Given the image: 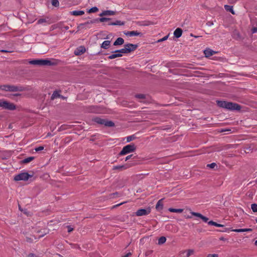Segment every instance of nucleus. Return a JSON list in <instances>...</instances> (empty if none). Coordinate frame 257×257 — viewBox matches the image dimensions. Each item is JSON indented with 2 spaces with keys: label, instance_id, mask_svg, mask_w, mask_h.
<instances>
[{
  "label": "nucleus",
  "instance_id": "obj_1",
  "mask_svg": "<svg viewBox=\"0 0 257 257\" xmlns=\"http://www.w3.org/2000/svg\"><path fill=\"white\" fill-rule=\"evenodd\" d=\"M217 104L219 106L229 110H239L240 108L239 105L228 101L218 100L217 101Z\"/></svg>",
  "mask_w": 257,
  "mask_h": 257
},
{
  "label": "nucleus",
  "instance_id": "obj_2",
  "mask_svg": "<svg viewBox=\"0 0 257 257\" xmlns=\"http://www.w3.org/2000/svg\"><path fill=\"white\" fill-rule=\"evenodd\" d=\"M0 89L2 90L10 92L23 91L25 90V87L22 86L3 85L0 86Z\"/></svg>",
  "mask_w": 257,
  "mask_h": 257
},
{
  "label": "nucleus",
  "instance_id": "obj_3",
  "mask_svg": "<svg viewBox=\"0 0 257 257\" xmlns=\"http://www.w3.org/2000/svg\"><path fill=\"white\" fill-rule=\"evenodd\" d=\"M136 150V146L134 144H131L124 146L119 153V155L123 156L130 153L134 152Z\"/></svg>",
  "mask_w": 257,
  "mask_h": 257
},
{
  "label": "nucleus",
  "instance_id": "obj_4",
  "mask_svg": "<svg viewBox=\"0 0 257 257\" xmlns=\"http://www.w3.org/2000/svg\"><path fill=\"white\" fill-rule=\"evenodd\" d=\"M32 177V175L29 174L27 172H23L15 176L14 180L15 181H26Z\"/></svg>",
  "mask_w": 257,
  "mask_h": 257
},
{
  "label": "nucleus",
  "instance_id": "obj_5",
  "mask_svg": "<svg viewBox=\"0 0 257 257\" xmlns=\"http://www.w3.org/2000/svg\"><path fill=\"white\" fill-rule=\"evenodd\" d=\"M137 48V45H134L132 44H125L124 46V48L121 49V51L122 53H128L132 51L135 50Z\"/></svg>",
  "mask_w": 257,
  "mask_h": 257
},
{
  "label": "nucleus",
  "instance_id": "obj_6",
  "mask_svg": "<svg viewBox=\"0 0 257 257\" xmlns=\"http://www.w3.org/2000/svg\"><path fill=\"white\" fill-rule=\"evenodd\" d=\"M0 107H3V108L10 110H13L16 109V105L13 103L9 102L7 101H4L0 102Z\"/></svg>",
  "mask_w": 257,
  "mask_h": 257
},
{
  "label": "nucleus",
  "instance_id": "obj_7",
  "mask_svg": "<svg viewBox=\"0 0 257 257\" xmlns=\"http://www.w3.org/2000/svg\"><path fill=\"white\" fill-rule=\"evenodd\" d=\"M94 120L96 123L100 124H103L105 126H113L114 125V123L112 121H107L99 117H96Z\"/></svg>",
  "mask_w": 257,
  "mask_h": 257
},
{
  "label": "nucleus",
  "instance_id": "obj_8",
  "mask_svg": "<svg viewBox=\"0 0 257 257\" xmlns=\"http://www.w3.org/2000/svg\"><path fill=\"white\" fill-rule=\"evenodd\" d=\"M33 65L41 66L51 65L52 63L48 60L38 59L33 60Z\"/></svg>",
  "mask_w": 257,
  "mask_h": 257
},
{
  "label": "nucleus",
  "instance_id": "obj_9",
  "mask_svg": "<svg viewBox=\"0 0 257 257\" xmlns=\"http://www.w3.org/2000/svg\"><path fill=\"white\" fill-rule=\"evenodd\" d=\"M195 253V250L193 249H189L181 251L179 253L180 257H189Z\"/></svg>",
  "mask_w": 257,
  "mask_h": 257
},
{
  "label": "nucleus",
  "instance_id": "obj_10",
  "mask_svg": "<svg viewBox=\"0 0 257 257\" xmlns=\"http://www.w3.org/2000/svg\"><path fill=\"white\" fill-rule=\"evenodd\" d=\"M190 213L192 215H193L197 218L201 219L204 222H208V220H209L208 218H207L206 216H203L200 213L191 211Z\"/></svg>",
  "mask_w": 257,
  "mask_h": 257
},
{
  "label": "nucleus",
  "instance_id": "obj_11",
  "mask_svg": "<svg viewBox=\"0 0 257 257\" xmlns=\"http://www.w3.org/2000/svg\"><path fill=\"white\" fill-rule=\"evenodd\" d=\"M150 209H139L136 212V215L138 216H141L143 215H146L150 213Z\"/></svg>",
  "mask_w": 257,
  "mask_h": 257
},
{
  "label": "nucleus",
  "instance_id": "obj_12",
  "mask_svg": "<svg viewBox=\"0 0 257 257\" xmlns=\"http://www.w3.org/2000/svg\"><path fill=\"white\" fill-rule=\"evenodd\" d=\"M122 53L121 49L116 50L114 52L113 54L109 55L108 58L109 59H113L116 57H120L122 56Z\"/></svg>",
  "mask_w": 257,
  "mask_h": 257
},
{
  "label": "nucleus",
  "instance_id": "obj_13",
  "mask_svg": "<svg viewBox=\"0 0 257 257\" xmlns=\"http://www.w3.org/2000/svg\"><path fill=\"white\" fill-rule=\"evenodd\" d=\"M85 48L83 46H81L76 49L74 51V54L77 56L83 54L85 52Z\"/></svg>",
  "mask_w": 257,
  "mask_h": 257
},
{
  "label": "nucleus",
  "instance_id": "obj_14",
  "mask_svg": "<svg viewBox=\"0 0 257 257\" xmlns=\"http://www.w3.org/2000/svg\"><path fill=\"white\" fill-rule=\"evenodd\" d=\"M131 166L128 164H126L124 165L115 166H113V169L114 170L119 169V170H125V169L130 168Z\"/></svg>",
  "mask_w": 257,
  "mask_h": 257
},
{
  "label": "nucleus",
  "instance_id": "obj_15",
  "mask_svg": "<svg viewBox=\"0 0 257 257\" xmlns=\"http://www.w3.org/2000/svg\"><path fill=\"white\" fill-rule=\"evenodd\" d=\"M70 14L75 16H80L84 14V12L83 11H73L70 12Z\"/></svg>",
  "mask_w": 257,
  "mask_h": 257
},
{
  "label": "nucleus",
  "instance_id": "obj_16",
  "mask_svg": "<svg viewBox=\"0 0 257 257\" xmlns=\"http://www.w3.org/2000/svg\"><path fill=\"white\" fill-rule=\"evenodd\" d=\"M182 34V30H181V29L179 28H177L174 32V35L177 38H180Z\"/></svg>",
  "mask_w": 257,
  "mask_h": 257
},
{
  "label": "nucleus",
  "instance_id": "obj_17",
  "mask_svg": "<svg viewBox=\"0 0 257 257\" xmlns=\"http://www.w3.org/2000/svg\"><path fill=\"white\" fill-rule=\"evenodd\" d=\"M125 34L126 36H129L130 37H132V36H138L141 35V33H139L137 31H133L127 32L125 33Z\"/></svg>",
  "mask_w": 257,
  "mask_h": 257
},
{
  "label": "nucleus",
  "instance_id": "obj_18",
  "mask_svg": "<svg viewBox=\"0 0 257 257\" xmlns=\"http://www.w3.org/2000/svg\"><path fill=\"white\" fill-rule=\"evenodd\" d=\"M115 14V12L112 11H104L102 12L99 15L100 16H112Z\"/></svg>",
  "mask_w": 257,
  "mask_h": 257
},
{
  "label": "nucleus",
  "instance_id": "obj_19",
  "mask_svg": "<svg viewBox=\"0 0 257 257\" xmlns=\"http://www.w3.org/2000/svg\"><path fill=\"white\" fill-rule=\"evenodd\" d=\"M215 52L211 49H206L204 51V53L206 57H208L213 55Z\"/></svg>",
  "mask_w": 257,
  "mask_h": 257
},
{
  "label": "nucleus",
  "instance_id": "obj_20",
  "mask_svg": "<svg viewBox=\"0 0 257 257\" xmlns=\"http://www.w3.org/2000/svg\"><path fill=\"white\" fill-rule=\"evenodd\" d=\"M124 43V40L122 38H118L114 42L113 45H121Z\"/></svg>",
  "mask_w": 257,
  "mask_h": 257
},
{
  "label": "nucleus",
  "instance_id": "obj_21",
  "mask_svg": "<svg viewBox=\"0 0 257 257\" xmlns=\"http://www.w3.org/2000/svg\"><path fill=\"white\" fill-rule=\"evenodd\" d=\"M233 231L236 232H249L252 231L251 228H243V229H235L232 230Z\"/></svg>",
  "mask_w": 257,
  "mask_h": 257
},
{
  "label": "nucleus",
  "instance_id": "obj_22",
  "mask_svg": "<svg viewBox=\"0 0 257 257\" xmlns=\"http://www.w3.org/2000/svg\"><path fill=\"white\" fill-rule=\"evenodd\" d=\"M110 44V41H108V40L104 41L102 43V44L101 45V47L102 48L107 49L109 47Z\"/></svg>",
  "mask_w": 257,
  "mask_h": 257
},
{
  "label": "nucleus",
  "instance_id": "obj_23",
  "mask_svg": "<svg viewBox=\"0 0 257 257\" xmlns=\"http://www.w3.org/2000/svg\"><path fill=\"white\" fill-rule=\"evenodd\" d=\"M31 161H32V156L28 157V158H27L26 159H24L23 160H21L20 161V163L21 164H27L28 163L31 162Z\"/></svg>",
  "mask_w": 257,
  "mask_h": 257
},
{
  "label": "nucleus",
  "instance_id": "obj_24",
  "mask_svg": "<svg viewBox=\"0 0 257 257\" xmlns=\"http://www.w3.org/2000/svg\"><path fill=\"white\" fill-rule=\"evenodd\" d=\"M163 202H162V199H160L158 201V202L156 205V208L157 210H161V209H163Z\"/></svg>",
  "mask_w": 257,
  "mask_h": 257
},
{
  "label": "nucleus",
  "instance_id": "obj_25",
  "mask_svg": "<svg viewBox=\"0 0 257 257\" xmlns=\"http://www.w3.org/2000/svg\"><path fill=\"white\" fill-rule=\"evenodd\" d=\"M168 210L171 212H175V213H181L183 212V210L182 209H175L173 208H169Z\"/></svg>",
  "mask_w": 257,
  "mask_h": 257
},
{
  "label": "nucleus",
  "instance_id": "obj_26",
  "mask_svg": "<svg viewBox=\"0 0 257 257\" xmlns=\"http://www.w3.org/2000/svg\"><path fill=\"white\" fill-rule=\"evenodd\" d=\"M208 224L210 225H213L216 227H223V225L220 224H218L215 222H214L213 221H208Z\"/></svg>",
  "mask_w": 257,
  "mask_h": 257
},
{
  "label": "nucleus",
  "instance_id": "obj_27",
  "mask_svg": "<svg viewBox=\"0 0 257 257\" xmlns=\"http://www.w3.org/2000/svg\"><path fill=\"white\" fill-rule=\"evenodd\" d=\"M224 8L227 11H229L231 12L232 14H234V12L233 10L232 6H228V5H225Z\"/></svg>",
  "mask_w": 257,
  "mask_h": 257
},
{
  "label": "nucleus",
  "instance_id": "obj_28",
  "mask_svg": "<svg viewBox=\"0 0 257 257\" xmlns=\"http://www.w3.org/2000/svg\"><path fill=\"white\" fill-rule=\"evenodd\" d=\"M124 24L123 22L120 21H116L115 22L111 23L109 25H118V26H122Z\"/></svg>",
  "mask_w": 257,
  "mask_h": 257
},
{
  "label": "nucleus",
  "instance_id": "obj_29",
  "mask_svg": "<svg viewBox=\"0 0 257 257\" xmlns=\"http://www.w3.org/2000/svg\"><path fill=\"white\" fill-rule=\"evenodd\" d=\"M166 241V238L164 236H162L159 238L158 240V244H162L164 243Z\"/></svg>",
  "mask_w": 257,
  "mask_h": 257
},
{
  "label": "nucleus",
  "instance_id": "obj_30",
  "mask_svg": "<svg viewBox=\"0 0 257 257\" xmlns=\"http://www.w3.org/2000/svg\"><path fill=\"white\" fill-rule=\"evenodd\" d=\"M98 11V9L96 7H94L90 9L88 12L89 13H93L97 12Z\"/></svg>",
  "mask_w": 257,
  "mask_h": 257
},
{
  "label": "nucleus",
  "instance_id": "obj_31",
  "mask_svg": "<svg viewBox=\"0 0 257 257\" xmlns=\"http://www.w3.org/2000/svg\"><path fill=\"white\" fill-rule=\"evenodd\" d=\"M52 6L55 7H58L59 6V2L58 0H51Z\"/></svg>",
  "mask_w": 257,
  "mask_h": 257
},
{
  "label": "nucleus",
  "instance_id": "obj_32",
  "mask_svg": "<svg viewBox=\"0 0 257 257\" xmlns=\"http://www.w3.org/2000/svg\"><path fill=\"white\" fill-rule=\"evenodd\" d=\"M60 96V95L57 91H54L52 95L51 98L52 99H54L55 98H56L57 97H59Z\"/></svg>",
  "mask_w": 257,
  "mask_h": 257
},
{
  "label": "nucleus",
  "instance_id": "obj_33",
  "mask_svg": "<svg viewBox=\"0 0 257 257\" xmlns=\"http://www.w3.org/2000/svg\"><path fill=\"white\" fill-rule=\"evenodd\" d=\"M251 208L253 212H257V204L253 203L251 205Z\"/></svg>",
  "mask_w": 257,
  "mask_h": 257
},
{
  "label": "nucleus",
  "instance_id": "obj_34",
  "mask_svg": "<svg viewBox=\"0 0 257 257\" xmlns=\"http://www.w3.org/2000/svg\"><path fill=\"white\" fill-rule=\"evenodd\" d=\"M135 137L134 136H130L126 137V142H130L134 139Z\"/></svg>",
  "mask_w": 257,
  "mask_h": 257
},
{
  "label": "nucleus",
  "instance_id": "obj_35",
  "mask_svg": "<svg viewBox=\"0 0 257 257\" xmlns=\"http://www.w3.org/2000/svg\"><path fill=\"white\" fill-rule=\"evenodd\" d=\"M46 22V20L44 19H39L38 22H37V24H43V23H45Z\"/></svg>",
  "mask_w": 257,
  "mask_h": 257
},
{
  "label": "nucleus",
  "instance_id": "obj_36",
  "mask_svg": "<svg viewBox=\"0 0 257 257\" xmlns=\"http://www.w3.org/2000/svg\"><path fill=\"white\" fill-rule=\"evenodd\" d=\"M44 149V147L43 146H40L39 147H37L35 148V150L36 152H38L39 151H42Z\"/></svg>",
  "mask_w": 257,
  "mask_h": 257
},
{
  "label": "nucleus",
  "instance_id": "obj_37",
  "mask_svg": "<svg viewBox=\"0 0 257 257\" xmlns=\"http://www.w3.org/2000/svg\"><path fill=\"white\" fill-rule=\"evenodd\" d=\"M110 19L109 18H101L99 19V21L100 22H106L108 20H109Z\"/></svg>",
  "mask_w": 257,
  "mask_h": 257
},
{
  "label": "nucleus",
  "instance_id": "obj_38",
  "mask_svg": "<svg viewBox=\"0 0 257 257\" xmlns=\"http://www.w3.org/2000/svg\"><path fill=\"white\" fill-rule=\"evenodd\" d=\"M207 166L210 168H214L216 166V164L215 163H212L209 164H208Z\"/></svg>",
  "mask_w": 257,
  "mask_h": 257
},
{
  "label": "nucleus",
  "instance_id": "obj_39",
  "mask_svg": "<svg viewBox=\"0 0 257 257\" xmlns=\"http://www.w3.org/2000/svg\"><path fill=\"white\" fill-rule=\"evenodd\" d=\"M168 38V36H166L165 37H164L163 38L159 40L158 41V42H162V41H165Z\"/></svg>",
  "mask_w": 257,
  "mask_h": 257
},
{
  "label": "nucleus",
  "instance_id": "obj_40",
  "mask_svg": "<svg viewBox=\"0 0 257 257\" xmlns=\"http://www.w3.org/2000/svg\"><path fill=\"white\" fill-rule=\"evenodd\" d=\"M136 97L139 99H144L145 96L144 94H138L136 95Z\"/></svg>",
  "mask_w": 257,
  "mask_h": 257
},
{
  "label": "nucleus",
  "instance_id": "obj_41",
  "mask_svg": "<svg viewBox=\"0 0 257 257\" xmlns=\"http://www.w3.org/2000/svg\"><path fill=\"white\" fill-rule=\"evenodd\" d=\"M0 51L2 52H5V53H11L13 52V51L6 50H0Z\"/></svg>",
  "mask_w": 257,
  "mask_h": 257
},
{
  "label": "nucleus",
  "instance_id": "obj_42",
  "mask_svg": "<svg viewBox=\"0 0 257 257\" xmlns=\"http://www.w3.org/2000/svg\"><path fill=\"white\" fill-rule=\"evenodd\" d=\"M67 228H68V231L69 232H71L72 231H73V228H72V227L70 226H67Z\"/></svg>",
  "mask_w": 257,
  "mask_h": 257
},
{
  "label": "nucleus",
  "instance_id": "obj_43",
  "mask_svg": "<svg viewBox=\"0 0 257 257\" xmlns=\"http://www.w3.org/2000/svg\"><path fill=\"white\" fill-rule=\"evenodd\" d=\"M252 33H255L257 32V28H252Z\"/></svg>",
  "mask_w": 257,
  "mask_h": 257
},
{
  "label": "nucleus",
  "instance_id": "obj_44",
  "mask_svg": "<svg viewBox=\"0 0 257 257\" xmlns=\"http://www.w3.org/2000/svg\"><path fill=\"white\" fill-rule=\"evenodd\" d=\"M132 155H128L127 157H126L125 161H127L128 160H129L132 157Z\"/></svg>",
  "mask_w": 257,
  "mask_h": 257
},
{
  "label": "nucleus",
  "instance_id": "obj_45",
  "mask_svg": "<svg viewBox=\"0 0 257 257\" xmlns=\"http://www.w3.org/2000/svg\"><path fill=\"white\" fill-rule=\"evenodd\" d=\"M23 211H24V213L25 214H27V215H28V214H29V212L27 211V209H25L24 210H23Z\"/></svg>",
  "mask_w": 257,
  "mask_h": 257
},
{
  "label": "nucleus",
  "instance_id": "obj_46",
  "mask_svg": "<svg viewBox=\"0 0 257 257\" xmlns=\"http://www.w3.org/2000/svg\"><path fill=\"white\" fill-rule=\"evenodd\" d=\"M186 218H191L192 216L189 215H186L184 216Z\"/></svg>",
  "mask_w": 257,
  "mask_h": 257
},
{
  "label": "nucleus",
  "instance_id": "obj_47",
  "mask_svg": "<svg viewBox=\"0 0 257 257\" xmlns=\"http://www.w3.org/2000/svg\"><path fill=\"white\" fill-rule=\"evenodd\" d=\"M212 257H218V255L216 254H213L211 255Z\"/></svg>",
  "mask_w": 257,
  "mask_h": 257
},
{
  "label": "nucleus",
  "instance_id": "obj_48",
  "mask_svg": "<svg viewBox=\"0 0 257 257\" xmlns=\"http://www.w3.org/2000/svg\"><path fill=\"white\" fill-rule=\"evenodd\" d=\"M14 96H20L21 95V94L20 93H16V94H13Z\"/></svg>",
  "mask_w": 257,
  "mask_h": 257
},
{
  "label": "nucleus",
  "instance_id": "obj_49",
  "mask_svg": "<svg viewBox=\"0 0 257 257\" xmlns=\"http://www.w3.org/2000/svg\"><path fill=\"white\" fill-rule=\"evenodd\" d=\"M28 63H29L30 64H32V60H30L28 61Z\"/></svg>",
  "mask_w": 257,
  "mask_h": 257
},
{
  "label": "nucleus",
  "instance_id": "obj_50",
  "mask_svg": "<svg viewBox=\"0 0 257 257\" xmlns=\"http://www.w3.org/2000/svg\"><path fill=\"white\" fill-rule=\"evenodd\" d=\"M90 23H92V22H90V23L89 22H87L85 24H82V25H86L90 24Z\"/></svg>",
  "mask_w": 257,
  "mask_h": 257
},
{
  "label": "nucleus",
  "instance_id": "obj_51",
  "mask_svg": "<svg viewBox=\"0 0 257 257\" xmlns=\"http://www.w3.org/2000/svg\"><path fill=\"white\" fill-rule=\"evenodd\" d=\"M28 257H32V253H30L28 254Z\"/></svg>",
  "mask_w": 257,
  "mask_h": 257
},
{
  "label": "nucleus",
  "instance_id": "obj_52",
  "mask_svg": "<svg viewBox=\"0 0 257 257\" xmlns=\"http://www.w3.org/2000/svg\"><path fill=\"white\" fill-rule=\"evenodd\" d=\"M19 209H20L21 211H23V210L21 208V207L20 206V205H19Z\"/></svg>",
  "mask_w": 257,
  "mask_h": 257
},
{
  "label": "nucleus",
  "instance_id": "obj_53",
  "mask_svg": "<svg viewBox=\"0 0 257 257\" xmlns=\"http://www.w3.org/2000/svg\"><path fill=\"white\" fill-rule=\"evenodd\" d=\"M27 241H28V242H31V238H27Z\"/></svg>",
  "mask_w": 257,
  "mask_h": 257
},
{
  "label": "nucleus",
  "instance_id": "obj_54",
  "mask_svg": "<svg viewBox=\"0 0 257 257\" xmlns=\"http://www.w3.org/2000/svg\"><path fill=\"white\" fill-rule=\"evenodd\" d=\"M212 25H213V23H212V22H211V23L209 22L208 26H212Z\"/></svg>",
  "mask_w": 257,
  "mask_h": 257
},
{
  "label": "nucleus",
  "instance_id": "obj_55",
  "mask_svg": "<svg viewBox=\"0 0 257 257\" xmlns=\"http://www.w3.org/2000/svg\"><path fill=\"white\" fill-rule=\"evenodd\" d=\"M211 255H212L211 254H209L206 257H212Z\"/></svg>",
  "mask_w": 257,
  "mask_h": 257
},
{
  "label": "nucleus",
  "instance_id": "obj_56",
  "mask_svg": "<svg viewBox=\"0 0 257 257\" xmlns=\"http://www.w3.org/2000/svg\"><path fill=\"white\" fill-rule=\"evenodd\" d=\"M254 244L257 245V240L255 241Z\"/></svg>",
  "mask_w": 257,
  "mask_h": 257
},
{
  "label": "nucleus",
  "instance_id": "obj_57",
  "mask_svg": "<svg viewBox=\"0 0 257 257\" xmlns=\"http://www.w3.org/2000/svg\"><path fill=\"white\" fill-rule=\"evenodd\" d=\"M127 256H128V254H127V255H126V256H123V257H127Z\"/></svg>",
  "mask_w": 257,
  "mask_h": 257
},
{
  "label": "nucleus",
  "instance_id": "obj_58",
  "mask_svg": "<svg viewBox=\"0 0 257 257\" xmlns=\"http://www.w3.org/2000/svg\"><path fill=\"white\" fill-rule=\"evenodd\" d=\"M256 220V222H257V219H256V220Z\"/></svg>",
  "mask_w": 257,
  "mask_h": 257
}]
</instances>
